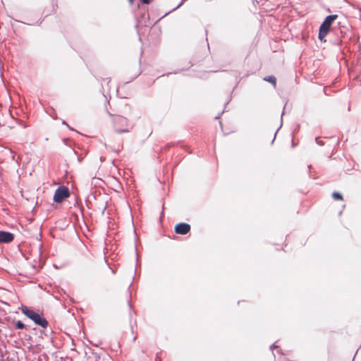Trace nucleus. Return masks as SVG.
Segmentation results:
<instances>
[{"label":"nucleus","instance_id":"412c9836","mask_svg":"<svg viewBox=\"0 0 361 361\" xmlns=\"http://www.w3.org/2000/svg\"><path fill=\"white\" fill-rule=\"evenodd\" d=\"M283 111L281 113V117L283 116Z\"/></svg>","mask_w":361,"mask_h":361},{"label":"nucleus","instance_id":"f8f14e48","mask_svg":"<svg viewBox=\"0 0 361 361\" xmlns=\"http://www.w3.org/2000/svg\"><path fill=\"white\" fill-rule=\"evenodd\" d=\"M315 141H316L317 144H318L319 145L322 146V145H324V142H323V141L319 140V137H316V138H315Z\"/></svg>","mask_w":361,"mask_h":361},{"label":"nucleus","instance_id":"2eb2a0df","mask_svg":"<svg viewBox=\"0 0 361 361\" xmlns=\"http://www.w3.org/2000/svg\"><path fill=\"white\" fill-rule=\"evenodd\" d=\"M282 126V123H281V126ZM281 128V127H279V128L276 130V131L275 132V133H274V138L272 139V141H271V143H273V142H274V140H275V137H276V133H277V132H278V130H279V128Z\"/></svg>","mask_w":361,"mask_h":361},{"label":"nucleus","instance_id":"aec40b11","mask_svg":"<svg viewBox=\"0 0 361 361\" xmlns=\"http://www.w3.org/2000/svg\"><path fill=\"white\" fill-rule=\"evenodd\" d=\"M130 4H133L134 0H128Z\"/></svg>","mask_w":361,"mask_h":361},{"label":"nucleus","instance_id":"7ed1b4c3","mask_svg":"<svg viewBox=\"0 0 361 361\" xmlns=\"http://www.w3.org/2000/svg\"><path fill=\"white\" fill-rule=\"evenodd\" d=\"M70 195V191L66 186H59L54 192L53 200L55 202L60 203Z\"/></svg>","mask_w":361,"mask_h":361},{"label":"nucleus","instance_id":"9b49d317","mask_svg":"<svg viewBox=\"0 0 361 361\" xmlns=\"http://www.w3.org/2000/svg\"><path fill=\"white\" fill-rule=\"evenodd\" d=\"M116 131L117 133H126V132H128V130L127 128H121V129L117 128V129L116 130Z\"/></svg>","mask_w":361,"mask_h":361},{"label":"nucleus","instance_id":"f3484780","mask_svg":"<svg viewBox=\"0 0 361 361\" xmlns=\"http://www.w3.org/2000/svg\"><path fill=\"white\" fill-rule=\"evenodd\" d=\"M62 123H63V124H64V125H66V126H68V128L71 129V127H70V126H69L66 123V121H63L62 122Z\"/></svg>","mask_w":361,"mask_h":361},{"label":"nucleus","instance_id":"f257e3e1","mask_svg":"<svg viewBox=\"0 0 361 361\" xmlns=\"http://www.w3.org/2000/svg\"><path fill=\"white\" fill-rule=\"evenodd\" d=\"M20 309L22 313L31 319L36 325L44 329L47 327L48 322L42 313L35 312L25 305H22Z\"/></svg>","mask_w":361,"mask_h":361},{"label":"nucleus","instance_id":"ddd939ff","mask_svg":"<svg viewBox=\"0 0 361 361\" xmlns=\"http://www.w3.org/2000/svg\"><path fill=\"white\" fill-rule=\"evenodd\" d=\"M99 209H100L101 214L104 215L105 210L106 209V203H105L104 206L102 208H99Z\"/></svg>","mask_w":361,"mask_h":361},{"label":"nucleus","instance_id":"4468645a","mask_svg":"<svg viewBox=\"0 0 361 361\" xmlns=\"http://www.w3.org/2000/svg\"><path fill=\"white\" fill-rule=\"evenodd\" d=\"M152 1V0H140V2L144 4H149Z\"/></svg>","mask_w":361,"mask_h":361},{"label":"nucleus","instance_id":"0eeeda50","mask_svg":"<svg viewBox=\"0 0 361 361\" xmlns=\"http://www.w3.org/2000/svg\"><path fill=\"white\" fill-rule=\"evenodd\" d=\"M264 81H267L270 83H271L274 87H276V79L274 75H268L263 78Z\"/></svg>","mask_w":361,"mask_h":361},{"label":"nucleus","instance_id":"1a4fd4ad","mask_svg":"<svg viewBox=\"0 0 361 361\" xmlns=\"http://www.w3.org/2000/svg\"><path fill=\"white\" fill-rule=\"evenodd\" d=\"M332 197L336 200H343L342 195L338 192H334L332 194Z\"/></svg>","mask_w":361,"mask_h":361},{"label":"nucleus","instance_id":"9d476101","mask_svg":"<svg viewBox=\"0 0 361 361\" xmlns=\"http://www.w3.org/2000/svg\"><path fill=\"white\" fill-rule=\"evenodd\" d=\"M186 1V0H182V1H180V3L177 6H176L175 8H173V9H171L170 11H169V12L166 13L163 16V17L166 16V15H168V14H169V13H171V11H175L176 9H177L178 8H179V7H180L183 4V2H184V1Z\"/></svg>","mask_w":361,"mask_h":361},{"label":"nucleus","instance_id":"a211bd4d","mask_svg":"<svg viewBox=\"0 0 361 361\" xmlns=\"http://www.w3.org/2000/svg\"><path fill=\"white\" fill-rule=\"evenodd\" d=\"M103 80H107V83L110 82V78L103 79Z\"/></svg>","mask_w":361,"mask_h":361},{"label":"nucleus","instance_id":"f03ea898","mask_svg":"<svg viewBox=\"0 0 361 361\" xmlns=\"http://www.w3.org/2000/svg\"><path fill=\"white\" fill-rule=\"evenodd\" d=\"M338 18V15L333 14L327 16L321 24L319 30L318 38L322 41L330 30L332 23Z\"/></svg>","mask_w":361,"mask_h":361},{"label":"nucleus","instance_id":"423d86ee","mask_svg":"<svg viewBox=\"0 0 361 361\" xmlns=\"http://www.w3.org/2000/svg\"><path fill=\"white\" fill-rule=\"evenodd\" d=\"M114 122L115 124H121V126L127 125V119L123 116H117L114 119Z\"/></svg>","mask_w":361,"mask_h":361},{"label":"nucleus","instance_id":"39448f33","mask_svg":"<svg viewBox=\"0 0 361 361\" xmlns=\"http://www.w3.org/2000/svg\"><path fill=\"white\" fill-rule=\"evenodd\" d=\"M14 239V235L8 231H0V243H9Z\"/></svg>","mask_w":361,"mask_h":361},{"label":"nucleus","instance_id":"20e7f679","mask_svg":"<svg viewBox=\"0 0 361 361\" xmlns=\"http://www.w3.org/2000/svg\"><path fill=\"white\" fill-rule=\"evenodd\" d=\"M190 231V225L187 223H179L174 227V231L177 234L185 235Z\"/></svg>","mask_w":361,"mask_h":361},{"label":"nucleus","instance_id":"6ab92c4d","mask_svg":"<svg viewBox=\"0 0 361 361\" xmlns=\"http://www.w3.org/2000/svg\"><path fill=\"white\" fill-rule=\"evenodd\" d=\"M109 269H111V272H112L113 274H115V271H114L112 268L109 267Z\"/></svg>","mask_w":361,"mask_h":361},{"label":"nucleus","instance_id":"6e6552de","mask_svg":"<svg viewBox=\"0 0 361 361\" xmlns=\"http://www.w3.org/2000/svg\"><path fill=\"white\" fill-rule=\"evenodd\" d=\"M16 329H26V325L21 321L18 320L15 324Z\"/></svg>","mask_w":361,"mask_h":361},{"label":"nucleus","instance_id":"dca6fc26","mask_svg":"<svg viewBox=\"0 0 361 361\" xmlns=\"http://www.w3.org/2000/svg\"><path fill=\"white\" fill-rule=\"evenodd\" d=\"M279 348V346H278V345H275V343L272 344V345L270 346V349H271V350H274V349H275V348Z\"/></svg>","mask_w":361,"mask_h":361}]
</instances>
